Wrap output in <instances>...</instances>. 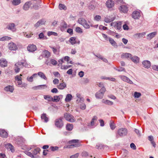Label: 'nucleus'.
<instances>
[{"mask_svg": "<svg viewBox=\"0 0 158 158\" xmlns=\"http://www.w3.org/2000/svg\"><path fill=\"white\" fill-rule=\"evenodd\" d=\"M152 67L153 70L158 71V65H154L152 66Z\"/></svg>", "mask_w": 158, "mask_h": 158, "instance_id": "nucleus-60", "label": "nucleus"}, {"mask_svg": "<svg viewBox=\"0 0 158 158\" xmlns=\"http://www.w3.org/2000/svg\"><path fill=\"white\" fill-rule=\"evenodd\" d=\"M58 147L57 146H51L48 150H50L52 151H55L56 150H57L58 149Z\"/></svg>", "mask_w": 158, "mask_h": 158, "instance_id": "nucleus-50", "label": "nucleus"}, {"mask_svg": "<svg viewBox=\"0 0 158 158\" xmlns=\"http://www.w3.org/2000/svg\"><path fill=\"white\" fill-rule=\"evenodd\" d=\"M59 8L60 10H65L67 9V8L65 5L61 4H60L59 5Z\"/></svg>", "mask_w": 158, "mask_h": 158, "instance_id": "nucleus-44", "label": "nucleus"}, {"mask_svg": "<svg viewBox=\"0 0 158 158\" xmlns=\"http://www.w3.org/2000/svg\"><path fill=\"white\" fill-rule=\"evenodd\" d=\"M119 77L123 81L127 82L130 84H133V82L128 77L123 75H120Z\"/></svg>", "mask_w": 158, "mask_h": 158, "instance_id": "nucleus-7", "label": "nucleus"}, {"mask_svg": "<svg viewBox=\"0 0 158 158\" xmlns=\"http://www.w3.org/2000/svg\"><path fill=\"white\" fill-rule=\"evenodd\" d=\"M44 23V21L43 20H40L38 21L35 24V26L36 27H38L41 25L43 24Z\"/></svg>", "mask_w": 158, "mask_h": 158, "instance_id": "nucleus-37", "label": "nucleus"}, {"mask_svg": "<svg viewBox=\"0 0 158 158\" xmlns=\"http://www.w3.org/2000/svg\"><path fill=\"white\" fill-rule=\"evenodd\" d=\"M37 74L41 78L45 80H47V78L45 76V75L43 72H39Z\"/></svg>", "mask_w": 158, "mask_h": 158, "instance_id": "nucleus-30", "label": "nucleus"}, {"mask_svg": "<svg viewBox=\"0 0 158 158\" xmlns=\"http://www.w3.org/2000/svg\"><path fill=\"white\" fill-rule=\"evenodd\" d=\"M157 34L156 32H154L149 34L147 35V39L150 40L154 37Z\"/></svg>", "mask_w": 158, "mask_h": 158, "instance_id": "nucleus-21", "label": "nucleus"}, {"mask_svg": "<svg viewBox=\"0 0 158 158\" xmlns=\"http://www.w3.org/2000/svg\"><path fill=\"white\" fill-rule=\"evenodd\" d=\"M33 78L31 76L30 77H27V80L28 81L32 82L33 81Z\"/></svg>", "mask_w": 158, "mask_h": 158, "instance_id": "nucleus-63", "label": "nucleus"}, {"mask_svg": "<svg viewBox=\"0 0 158 158\" xmlns=\"http://www.w3.org/2000/svg\"><path fill=\"white\" fill-rule=\"evenodd\" d=\"M131 56V54L129 53H123L121 55V58L122 59H130Z\"/></svg>", "mask_w": 158, "mask_h": 158, "instance_id": "nucleus-11", "label": "nucleus"}, {"mask_svg": "<svg viewBox=\"0 0 158 158\" xmlns=\"http://www.w3.org/2000/svg\"><path fill=\"white\" fill-rule=\"evenodd\" d=\"M50 48L52 49L54 54H59V50H57L56 48L54 47H50Z\"/></svg>", "mask_w": 158, "mask_h": 158, "instance_id": "nucleus-40", "label": "nucleus"}, {"mask_svg": "<svg viewBox=\"0 0 158 158\" xmlns=\"http://www.w3.org/2000/svg\"><path fill=\"white\" fill-rule=\"evenodd\" d=\"M82 26L85 29H89L90 28V25H89L86 20L85 21Z\"/></svg>", "mask_w": 158, "mask_h": 158, "instance_id": "nucleus-43", "label": "nucleus"}, {"mask_svg": "<svg viewBox=\"0 0 158 158\" xmlns=\"http://www.w3.org/2000/svg\"><path fill=\"white\" fill-rule=\"evenodd\" d=\"M59 80L56 78L54 79V80L53 81V83L55 85L58 84L59 83Z\"/></svg>", "mask_w": 158, "mask_h": 158, "instance_id": "nucleus-62", "label": "nucleus"}, {"mask_svg": "<svg viewBox=\"0 0 158 158\" xmlns=\"http://www.w3.org/2000/svg\"><path fill=\"white\" fill-rule=\"evenodd\" d=\"M114 19V18H110V17H106L104 18V20L106 22L108 23L113 21Z\"/></svg>", "mask_w": 158, "mask_h": 158, "instance_id": "nucleus-35", "label": "nucleus"}, {"mask_svg": "<svg viewBox=\"0 0 158 158\" xmlns=\"http://www.w3.org/2000/svg\"><path fill=\"white\" fill-rule=\"evenodd\" d=\"M73 128V124L70 123H68L66 126V128L67 130L69 131H72Z\"/></svg>", "mask_w": 158, "mask_h": 158, "instance_id": "nucleus-29", "label": "nucleus"}, {"mask_svg": "<svg viewBox=\"0 0 158 158\" xmlns=\"http://www.w3.org/2000/svg\"><path fill=\"white\" fill-rule=\"evenodd\" d=\"M38 86L39 89H44L47 87V86L45 85H39Z\"/></svg>", "mask_w": 158, "mask_h": 158, "instance_id": "nucleus-58", "label": "nucleus"}, {"mask_svg": "<svg viewBox=\"0 0 158 158\" xmlns=\"http://www.w3.org/2000/svg\"><path fill=\"white\" fill-rule=\"evenodd\" d=\"M132 16L135 19H138L140 16V13L138 11H134L132 14Z\"/></svg>", "mask_w": 158, "mask_h": 158, "instance_id": "nucleus-13", "label": "nucleus"}, {"mask_svg": "<svg viewBox=\"0 0 158 158\" xmlns=\"http://www.w3.org/2000/svg\"><path fill=\"white\" fill-rule=\"evenodd\" d=\"M127 133V130L124 128H122L119 129L117 131V135L120 137H123L126 135Z\"/></svg>", "mask_w": 158, "mask_h": 158, "instance_id": "nucleus-4", "label": "nucleus"}, {"mask_svg": "<svg viewBox=\"0 0 158 158\" xmlns=\"http://www.w3.org/2000/svg\"><path fill=\"white\" fill-rule=\"evenodd\" d=\"M42 55L44 57L47 58H48L51 56L50 53L47 50H45L43 52Z\"/></svg>", "mask_w": 158, "mask_h": 158, "instance_id": "nucleus-20", "label": "nucleus"}, {"mask_svg": "<svg viewBox=\"0 0 158 158\" xmlns=\"http://www.w3.org/2000/svg\"><path fill=\"white\" fill-rule=\"evenodd\" d=\"M86 20L82 18H81L78 19V23L82 25Z\"/></svg>", "mask_w": 158, "mask_h": 158, "instance_id": "nucleus-38", "label": "nucleus"}, {"mask_svg": "<svg viewBox=\"0 0 158 158\" xmlns=\"http://www.w3.org/2000/svg\"><path fill=\"white\" fill-rule=\"evenodd\" d=\"M72 96L70 94H68L67 95L65 98V101L66 102H68L71 100L72 98Z\"/></svg>", "mask_w": 158, "mask_h": 158, "instance_id": "nucleus-33", "label": "nucleus"}, {"mask_svg": "<svg viewBox=\"0 0 158 158\" xmlns=\"http://www.w3.org/2000/svg\"><path fill=\"white\" fill-rule=\"evenodd\" d=\"M57 87L59 89H63L66 87V84L65 82H63L58 85Z\"/></svg>", "mask_w": 158, "mask_h": 158, "instance_id": "nucleus-22", "label": "nucleus"}, {"mask_svg": "<svg viewBox=\"0 0 158 158\" xmlns=\"http://www.w3.org/2000/svg\"><path fill=\"white\" fill-rule=\"evenodd\" d=\"M55 122V125L57 127L61 128L63 126V123L61 118L56 119Z\"/></svg>", "mask_w": 158, "mask_h": 158, "instance_id": "nucleus-6", "label": "nucleus"}, {"mask_svg": "<svg viewBox=\"0 0 158 158\" xmlns=\"http://www.w3.org/2000/svg\"><path fill=\"white\" fill-rule=\"evenodd\" d=\"M109 40L110 44L112 46L114 47H117L118 46L116 42L112 38H109Z\"/></svg>", "mask_w": 158, "mask_h": 158, "instance_id": "nucleus-26", "label": "nucleus"}, {"mask_svg": "<svg viewBox=\"0 0 158 158\" xmlns=\"http://www.w3.org/2000/svg\"><path fill=\"white\" fill-rule=\"evenodd\" d=\"M119 9L120 11L124 13H126L128 10V7L124 5L121 6Z\"/></svg>", "mask_w": 158, "mask_h": 158, "instance_id": "nucleus-17", "label": "nucleus"}, {"mask_svg": "<svg viewBox=\"0 0 158 158\" xmlns=\"http://www.w3.org/2000/svg\"><path fill=\"white\" fill-rule=\"evenodd\" d=\"M135 64L138 63L139 62V58L136 56H131V57L130 59Z\"/></svg>", "mask_w": 158, "mask_h": 158, "instance_id": "nucleus-19", "label": "nucleus"}, {"mask_svg": "<svg viewBox=\"0 0 158 158\" xmlns=\"http://www.w3.org/2000/svg\"><path fill=\"white\" fill-rule=\"evenodd\" d=\"M8 47L11 50H16L18 49L16 44L13 42L9 43Z\"/></svg>", "mask_w": 158, "mask_h": 158, "instance_id": "nucleus-9", "label": "nucleus"}, {"mask_svg": "<svg viewBox=\"0 0 158 158\" xmlns=\"http://www.w3.org/2000/svg\"><path fill=\"white\" fill-rule=\"evenodd\" d=\"M114 2L111 0H108L106 2V5L108 8H112L114 6Z\"/></svg>", "mask_w": 158, "mask_h": 158, "instance_id": "nucleus-18", "label": "nucleus"}, {"mask_svg": "<svg viewBox=\"0 0 158 158\" xmlns=\"http://www.w3.org/2000/svg\"><path fill=\"white\" fill-rule=\"evenodd\" d=\"M7 132L3 130H0V136L4 138H6L8 136Z\"/></svg>", "mask_w": 158, "mask_h": 158, "instance_id": "nucleus-24", "label": "nucleus"}, {"mask_svg": "<svg viewBox=\"0 0 158 158\" xmlns=\"http://www.w3.org/2000/svg\"><path fill=\"white\" fill-rule=\"evenodd\" d=\"M79 155V154L78 153H77L76 154L71 156L70 158H77L78 157Z\"/></svg>", "mask_w": 158, "mask_h": 158, "instance_id": "nucleus-61", "label": "nucleus"}, {"mask_svg": "<svg viewBox=\"0 0 158 158\" xmlns=\"http://www.w3.org/2000/svg\"><path fill=\"white\" fill-rule=\"evenodd\" d=\"M4 89L6 91H9L11 93H12L13 92L14 89L13 86L10 85H9L5 87Z\"/></svg>", "mask_w": 158, "mask_h": 158, "instance_id": "nucleus-23", "label": "nucleus"}, {"mask_svg": "<svg viewBox=\"0 0 158 158\" xmlns=\"http://www.w3.org/2000/svg\"><path fill=\"white\" fill-rule=\"evenodd\" d=\"M60 98L58 96H55L54 98H53L52 101L54 102H58L60 100Z\"/></svg>", "mask_w": 158, "mask_h": 158, "instance_id": "nucleus-48", "label": "nucleus"}, {"mask_svg": "<svg viewBox=\"0 0 158 158\" xmlns=\"http://www.w3.org/2000/svg\"><path fill=\"white\" fill-rule=\"evenodd\" d=\"M15 25L14 23H10L7 26L6 28L8 30H10L13 32H15L16 31V28L15 27Z\"/></svg>", "mask_w": 158, "mask_h": 158, "instance_id": "nucleus-8", "label": "nucleus"}, {"mask_svg": "<svg viewBox=\"0 0 158 158\" xmlns=\"http://www.w3.org/2000/svg\"><path fill=\"white\" fill-rule=\"evenodd\" d=\"M11 38L10 37L8 36H4L2 38H0V41H5L6 40H11Z\"/></svg>", "mask_w": 158, "mask_h": 158, "instance_id": "nucleus-42", "label": "nucleus"}, {"mask_svg": "<svg viewBox=\"0 0 158 158\" xmlns=\"http://www.w3.org/2000/svg\"><path fill=\"white\" fill-rule=\"evenodd\" d=\"M40 151V149L39 148H35L32 151V153L34 155H36Z\"/></svg>", "mask_w": 158, "mask_h": 158, "instance_id": "nucleus-45", "label": "nucleus"}, {"mask_svg": "<svg viewBox=\"0 0 158 158\" xmlns=\"http://www.w3.org/2000/svg\"><path fill=\"white\" fill-rule=\"evenodd\" d=\"M44 99L47 101L51 102L52 101L53 98L50 95H44Z\"/></svg>", "mask_w": 158, "mask_h": 158, "instance_id": "nucleus-31", "label": "nucleus"}, {"mask_svg": "<svg viewBox=\"0 0 158 158\" xmlns=\"http://www.w3.org/2000/svg\"><path fill=\"white\" fill-rule=\"evenodd\" d=\"M31 5V3L30 2H26L23 6V9L25 10H27L29 9Z\"/></svg>", "mask_w": 158, "mask_h": 158, "instance_id": "nucleus-25", "label": "nucleus"}, {"mask_svg": "<svg viewBox=\"0 0 158 158\" xmlns=\"http://www.w3.org/2000/svg\"><path fill=\"white\" fill-rule=\"evenodd\" d=\"M75 31L78 33H82L83 32L82 30L79 27H77L76 28Z\"/></svg>", "mask_w": 158, "mask_h": 158, "instance_id": "nucleus-49", "label": "nucleus"}, {"mask_svg": "<svg viewBox=\"0 0 158 158\" xmlns=\"http://www.w3.org/2000/svg\"><path fill=\"white\" fill-rule=\"evenodd\" d=\"M98 118L96 116L93 117L92 118L90 123L88 125V126L89 128H93L94 127V121L96 120Z\"/></svg>", "mask_w": 158, "mask_h": 158, "instance_id": "nucleus-14", "label": "nucleus"}, {"mask_svg": "<svg viewBox=\"0 0 158 158\" xmlns=\"http://www.w3.org/2000/svg\"><path fill=\"white\" fill-rule=\"evenodd\" d=\"M76 38L75 37H71L69 39V42L72 45L77 43L79 44L80 43V41L79 40H76Z\"/></svg>", "mask_w": 158, "mask_h": 158, "instance_id": "nucleus-15", "label": "nucleus"}, {"mask_svg": "<svg viewBox=\"0 0 158 158\" xmlns=\"http://www.w3.org/2000/svg\"><path fill=\"white\" fill-rule=\"evenodd\" d=\"M17 82H16V83L17 84V85L19 86H20V85H21L20 87H23V86L22 85V81L21 80H19L16 81Z\"/></svg>", "mask_w": 158, "mask_h": 158, "instance_id": "nucleus-52", "label": "nucleus"}, {"mask_svg": "<svg viewBox=\"0 0 158 158\" xmlns=\"http://www.w3.org/2000/svg\"><path fill=\"white\" fill-rule=\"evenodd\" d=\"M7 61L5 59L2 58L0 60V66L2 67H5L7 65Z\"/></svg>", "mask_w": 158, "mask_h": 158, "instance_id": "nucleus-16", "label": "nucleus"}, {"mask_svg": "<svg viewBox=\"0 0 158 158\" xmlns=\"http://www.w3.org/2000/svg\"><path fill=\"white\" fill-rule=\"evenodd\" d=\"M6 146L7 148L8 149H9L12 152L14 151V150L13 148L14 147L10 143H8Z\"/></svg>", "mask_w": 158, "mask_h": 158, "instance_id": "nucleus-39", "label": "nucleus"}, {"mask_svg": "<svg viewBox=\"0 0 158 158\" xmlns=\"http://www.w3.org/2000/svg\"><path fill=\"white\" fill-rule=\"evenodd\" d=\"M86 105L84 103H82L80 105V108L82 110H85L86 108Z\"/></svg>", "mask_w": 158, "mask_h": 158, "instance_id": "nucleus-56", "label": "nucleus"}, {"mask_svg": "<svg viewBox=\"0 0 158 158\" xmlns=\"http://www.w3.org/2000/svg\"><path fill=\"white\" fill-rule=\"evenodd\" d=\"M51 63L53 65H56L57 64V61L54 59H51L50 60Z\"/></svg>", "mask_w": 158, "mask_h": 158, "instance_id": "nucleus-55", "label": "nucleus"}, {"mask_svg": "<svg viewBox=\"0 0 158 158\" xmlns=\"http://www.w3.org/2000/svg\"><path fill=\"white\" fill-rule=\"evenodd\" d=\"M134 95L135 98H139L141 96V94L140 93L135 92L134 93Z\"/></svg>", "mask_w": 158, "mask_h": 158, "instance_id": "nucleus-54", "label": "nucleus"}, {"mask_svg": "<svg viewBox=\"0 0 158 158\" xmlns=\"http://www.w3.org/2000/svg\"><path fill=\"white\" fill-rule=\"evenodd\" d=\"M64 117L67 121L73 123L76 121V119L74 116L70 113H65L64 114Z\"/></svg>", "mask_w": 158, "mask_h": 158, "instance_id": "nucleus-2", "label": "nucleus"}, {"mask_svg": "<svg viewBox=\"0 0 158 158\" xmlns=\"http://www.w3.org/2000/svg\"><path fill=\"white\" fill-rule=\"evenodd\" d=\"M143 67L146 69H149L151 66L150 62L148 60H144L142 62Z\"/></svg>", "mask_w": 158, "mask_h": 158, "instance_id": "nucleus-10", "label": "nucleus"}, {"mask_svg": "<svg viewBox=\"0 0 158 158\" xmlns=\"http://www.w3.org/2000/svg\"><path fill=\"white\" fill-rule=\"evenodd\" d=\"M106 90V89L104 87H102L100 90L96 93L95 94L96 98L98 99H101L102 98Z\"/></svg>", "mask_w": 158, "mask_h": 158, "instance_id": "nucleus-3", "label": "nucleus"}, {"mask_svg": "<svg viewBox=\"0 0 158 158\" xmlns=\"http://www.w3.org/2000/svg\"><path fill=\"white\" fill-rule=\"evenodd\" d=\"M22 79L21 77L19 75H17L15 77V80L16 81L19 80H21Z\"/></svg>", "mask_w": 158, "mask_h": 158, "instance_id": "nucleus-59", "label": "nucleus"}, {"mask_svg": "<svg viewBox=\"0 0 158 158\" xmlns=\"http://www.w3.org/2000/svg\"><path fill=\"white\" fill-rule=\"evenodd\" d=\"M20 0H13L12 2V4L15 6H16L20 3Z\"/></svg>", "mask_w": 158, "mask_h": 158, "instance_id": "nucleus-46", "label": "nucleus"}, {"mask_svg": "<svg viewBox=\"0 0 158 158\" xmlns=\"http://www.w3.org/2000/svg\"><path fill=\"white\" fill-rule=\"evenodd\" d=\"M69 144H76V143H80L79 140L78 139H73L70 140L69 142Z\"/></svg>", "mask_w": 158, "mask_h": 158, "instance_id": "nucleus-41", "label": "nucleus"}, {"mask_svg": "<svg viewBox=\"0 0 158 158\" xmlns=\"http://www.w3.org/2000/svg\"><path fill=\"white\" fill-rule=\"evenodd\" d=\"M81 146L80 143L73 144L69 145L70 148H73L74 147H77L80 146Z\"/></svg>", "mask_w": 158, "mask_h": 158, "instance_id": "nucleus-47", "label": "nucleus"}, {"mask_svg": "<svg viewBox=\"0 0 158 158\" xmlns=\"http://www.w3.org/2000/svg\"><path fill=\"white\" fill-rule=\"evenodd\" d=\"M123 28L124 30H128L129 27L126 24H124L123 25Z\"/></svg>", "mask_w": 158, "mask_h": 158, "instance_id": "nucleus-64", "label": "nucleus"}, {"mask_svg": "<svg viewBox=\"0 0 158 158\" xmlns=\"http://www.w3.org/2000/svg\"><path fill=\"white\" fill-rule=\"evenodd\" d=\"M25 153L26 155L31 157V158H33L34 157V156L32 154L31 152H30L27 151Z\"/></svg>", "mask_w": 158, "mask_h": 158, "instance_id": "nucleus-53", "label": "nucleus"}, {"mask_svg": "<svg viewBox=\"0 0 158 158\" xmlns=\"http://www.w3.org/2000/svg\"><path fill=\"white\" fill-rule=\"evenodd\" d=\"M102 102L103 103L108 105H112L113 104V102H112L104 99H103L102 100Z\"/></svg>", "mask_w": 158, "mask_h": 158, "instance_id": "nucleus-28", "label": "nucleus"}, {"mask_svg": "<svg viewBox=\"0 0 158 158\" xmlns=\"http://www.w3.org/2000/svg\"><path fill=\"white\" fill-rule=\"evenodd\" d=\"M110 25L114 27L118 30H120L122 27V22L119 21L114 22L111 23Z\"/></svg>", "mask_w": 158, "mask_h": 158, "instance_id": "nucleus-5", "label": "nucleus"}, {"mask_svg": "<svg viewBox=\"0 0 158 158\" xmlns=\"http://www.w3.org/2000/svg\"><path fill=\"white\" fill-rule=\"evenodd\" d=\"M146 33L143 32L141 33H136L134 35L135 37L137 38H139L143 37L145 35Z\"/></svg>", "mask_w": 158, "mask_h": 158, "instance_id": "nucleus-27", "label": "nucleus"}, {"mask_svg": "<svg viewBox=\"0 0 158 158\" xmlns=\"http://www.w3.org/2000/svg\"><path fill=\"white\" fill-rule=\"evenodd\" d=\"M110 126L111 129L112 130H114L116 127L115 124L114 123V122L112 120L110 121Z\"/></svg>", "mask_w": 158, "mask_h": 158, "instance_id": "nucleus-32", "label": "nucleus"}, {"mask_svg": "<svg viewBox=\"0 0 158 158\" xmlns=\"http://www.w3.org/2000/svg\"><path fill=\"white\" fill-rule=\"evenodd\" d=\"M38 39H40L47 40L48 38L46 36L44 35L43 32H41L39 34Z\"/></svg>", "mask_w": 158, "mask_h": 158, "instance_id": "nucleus-34", "label": "nucleus"}, {"mask_svg": "<svg viewBox=\"0 0 158 158\" xmlns=\"http://www.w3.org/2000/svg\"><path fill=\"white\" fill-rule=\"evenodd\" d=\"M48 36H50L51 35H53L54 36H57V34L55 32H52V31H49L48 33Z\"/></svg>", "mask_w": 158, "mask_h": 158, "instance_id": "nucleus-51", "label": "nucleus"}, {"mask_svg": "<svg viewBox=\"0 0 158 158\" xmlns=\"http://www.w3.org/2000/svg\"><path fill=\"white\" fill-rule=\"evenodd\" d=\"M101 18L100 16L97 15L94 17V19L97 21H99L101 19Z\"/></svg>", "mask_w": 158, "mask_h": 158, "instance_id": "nucleus-57", "label": "nucleus"}, {"mask_svg": "<svg viewBox=\"0 0 158 158\" xmlns=\"http://www.w3.org/2000/svg\"><path fill=\"white\" fill-rule=\"evenodd\" d=\"M26 62L25 60L22 61L18 62L15 64V70L16 73H18L19 72L21 68L23 66H26Z\"/></svg>", "mask_w": 158, "mask_h": 158, "instance_id": "nucleus-1", "label": "nucleus"}, {"mask_svg": "<svg viewBox=\"0 0 158 158\" xmlns=\"http://www.w3.org/2000/svg\"><path fill=\"white\" fill-rule=\"evenodd\" d=\"M41 118L42 119L44 120L45 122H47L48 121V118L47 117L46 115L45 114H43L41 116Z\"/></svg>", "mask_w": 158, "mask_h": 158, "instance_id": "nucleus-36", "label": "nucleus"}, {"mask_svg": "<svg viewBox=\"0 0 158 158\" xmlns=\"http://www.w3.org/2000/svg\"><path fill=\"white\" fill-rule=\"evenodd\" d=\"M37 49L36 46L33 44L29 45L27 47L28 51L30 52H33L35 51Z\"/></svg>", "mask_w": 158, "mask_h": 158, "instance_id": "nucleus-12", "label": "nucleus"}]
</instances>
